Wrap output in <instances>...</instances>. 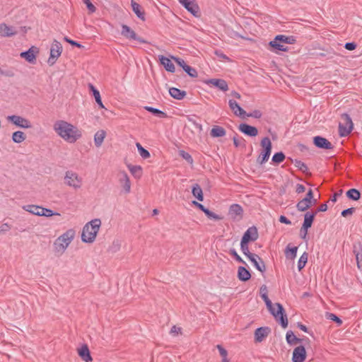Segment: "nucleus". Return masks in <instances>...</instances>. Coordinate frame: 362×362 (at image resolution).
Here are the masks:
<instances>
[{
    "mask_svg": "<svg viewBox=\"0 0 362 362\" xmlns=\"http://www.w3.org/2000/svg\"><path fill=\"white\" fill-rule=\"evenodd\" d=\"M316 215L317 212L307 211L304 214V221L302 226H304L305 228L308 227L310 228L313 225Z\"/></svg>",
    "mask_w": 362,
    "mask_h": 362,
    "instance_id": "nucleus-30",
    "label": "nucleus"
},
{
    "mask_svg": "<svg viewBox=\"0 0 362 362\" xmlns=\"http://www.w3.org/2000/svg\"><path fill=\"white\" fill-rule=\"evenodd\" d=\"M248 244H249V243L244 241L243 240H241V241H240V249H241L243 253L247 257H250V255H252L254 254V253H252L250 252Z\"/></svg>",
    "mask_w": 362,
    "mask_h": 362,
    "instance_id": "nucleus-47",
    "label": "nucleus"
},
{
    "mask_svg": "<svg viewBox=\"0 0 362 362\" xmlns=\"http://www.w3.org/2000/svg\"><path fill=\"white\" fill-rule=\"evenodd\" d=\"M62 52V45L57 40H54L50 47V54L47 60L49 66H53Z\"/></svg>",
    "mask_w": 362,
    "mask_h": 362,
    "instance_id": "nucleus-9",
    "label": "nucleus"
},
{
    "mask_svg": "<svg viewBox=\"0 0 362 362\" xmlns=\"http://www.w3.org/2000/svg\"><path fill=\"white\" fill-rule=\"evenodd\" d=\"M233 144L235 147H239L241 145L245 146V140L242 137L240 139H238L237 135L233 136Z\"/></svg>",
    "mask_w": 362,
    "mask_h": 362,
    "instance_id": "nucleus-55",
    "label": "nucleus"
},
{
    "mask_svg": "<svg viewBox=\"0 0 362 362\" xmlns=\"http://www.w3.org/2000/svg\"><path fill=\"white\" fill-rule=\"evenodd\" d=\"M309 228L304 227V226H302L300 230V236L302 239L306 240L307 235H308V230Z\"/></svg>",
    "mask_w": 362,
    "mask_h": 362,
    "instance_id": "nucleus-61",
    "label": "nucleus"
},
{
    "mask_svg": "<svg viewBox=\"0 0 362 362\" xmlns=\"http://www.w3.org/2000/svg\"><path fill=\"white\" fill-rule=\"evenodd\" d=\"M184 71L191 77L192 78H196L197 76V70L190 66H186V68H184Z\"/></svg>",
    "mask_w": 362,
    "mask_h": 362,
    "instance_id": "nucleus-53",
    "label": "nucleus"
},
{
    "mask_svg": "<svg viewBox=\"0 0 362 362\" xmlns=\"http://www.w3.org/2000/svg\"><path fill=\"white\" fill-rule=\"evenodd\" d=\"M169 93L171 97H173V98L177 99V100H182L187 95V93L185 90H180L177 88H170L169 89Z\"/></svg>",
    "mask_w": 362,
    "mask_h": 362,
    "instance_id": "nucleus-32",
    "label": "nucleus"
},
{
    "mask_svg": "<svg viewBox=\"0 0 362 362\" xmlns=\"http://www.w3.org/2000/svg\"><path fill=\"white\" fill-rule=\"evenodd\" d=\"M26 139V135L21 131H16L12 134V140L14 143L20 144Z\"/></svg>",
    "mask_w": 362,
    "mask_h": 362,
    "instance_id": "nucleus-40",
    "label": "nucleus"
},
{
    "mask_svg": "<svg viewBox=\"0 0 362 362\" xmlns=\"http://www.w3.org/2000/svg\"><path fill=\"white\" fill-rule=\"evenodd\" d=\"M83 2L86 5L87 8L90 13L95 12L96 7L90 2V0H83Z\"/></svg>",
    "mask_w": 362,
    "mask_h": 362,
    "instance_id": "nucleus-56",
    "label": "nucleus"
},
{
    "mask_svg": "<svg viewBox=\"0 0 362 362\" xmlns=\"http://www.w3.org/2000/svg\"><path fill=\"white\" fill-rule=\"evenodd\" d=\"M262 113L259 110H255L252 112L247 114V117H254L256 119L260 118L262 117Z\"/></svg>",
    "mask_w": 362,
    "mask_h": 362,
    "instance_id": "nucleus-58",
    "label": "nucleus"
},
{
    "mask_svg": "<svg viewBox=\"0 0 362 362\" xmlns=\"http://www.w3.org/2000/svg\"><path fill=\"white\" fill-rule=\"evenodd\" d=\"M173 59L177 63L178 66L182 68L184 70V68H186L188 65L185 63V60L180 57H172Z\"/></svg>",
    "mask_w": 362,
    "mask_h": 362,
    "instance_id": "nucleus-54",
    "label": "nucleus"
},
{
    "mask_svg": "<svg viewBox=\"0 0 362 362\" xmlns=\"http://www.w3.org/2000/svg\"><path fill=\"white\" fill-rule=\"evenodd\" d=\"M101 225V221L95 218L87 223L83 228L81 240L84 243H93L99 231Z\"/></svg>",
    "mask_w": 362,
    "mask_h": 362,
    "instance_id": "nucleus-3",
    "label": "nucleus"
},
{
    "mask_svg": "<svg viewBox=\"0 0 362 362\" xmlns=\"http://www.w3.org/2000/svg\"><path fill=\"white\" fill-rule=\"evenodd\" d=\"M228 253L238 262L243 264H246L245 262L241 258V257L237 253L234 248L230 249Z\"/></svg>",
    "mask_w": 362,
    "mask_h": 362,
    "instance_id": "nucleus-50",
    "label": "nucleus"
},
{
    "mask_svg": "<svg viewBox=\"0 0 362 362\" xmlns=\"http://www.w3.org/2000/svg\"><path fill=\"white\" fill-rule=\"evenodd\" d=\"M159 61H160V64L164 66V68L165 69V70L167 71H169L171 73L175 72V66L169 58H168L163 55H160Z\"/></svg>",
    "mask_w": 362,
    "mask_h": 362,
    "instance_id": "nucleus-27",
    "label": "nucleus"
},
{
    "mask_svg": "<svg viewBox=\"0 0 362 362\" xmlns=\"http://www.w3.org/2000/svg\"><path fill=\"white\" fill-rule=\"evenodd\" d=\"M204 214L210 219H214L216 221L221 220L222 217L219 215L214 213L213 211H210L209 209L206 208L205 211H203Z\"/></svg>",
    "mask_w": 362,
    "mask_h": 362,
    "instance_id": "nucleus-49",
    "label": "nucleus"
},
{
    "mask_svg": "<svg viewBox=\"0 0 362 362\" xmlns=\"http://www.w3.org/2000/svg\"><path fill=\"white\" fill-rule=\"evenodd\" d=\"M53 129L59 137L70 144L75 143L82 136L81 131L76 126L62 119L54 123Z\"/></svg>",
    "mask_w": 362,
    "mask_h": 362,
    "instance_id": "nucleus-1",
    "label": "nucleus"
},
{
    "mask_svg": "<svg viewBox=\"0 0 362 362\" xmlns=\"http://www.w3.org/2000/svg\"><path fill=\"white\" fill-rule=\"evenodd\" d=\"M205 83L208 85H213L221 90L226 91L228 90V86L227 82L221 78H211L205 81Z\"/></svg>",
    "mask_w": 362,
    "mask_h": 362,
    "instance_id": "nucleus-20",
    "label": "nucleus"
},
{
    "mask_svg": "<svg viewBox=\"0 0 362 362\" xmlns=\"http://www.w3.org/2000/svg\"><path fill=\"white\" fill-rule=\"evenodd\" d=\"M296 42V37L295 36L278 35L275 37L274 40L269 42V45L270 47L276 50L286 52L288 51V47L283 45L282 43L293 45L295 44Z\"/></svg>",
    "mask_w": 362,
    "mask_h": 362,
    "instance_id": "nucleus-5",
    "label": "nucleus"
},
{
    "mask_svg": "<svg viewBox=\"0 0 362 362\" xmlns=\"http://www.w3.org/2000/svg\"><path fill=\"white\" fill-rule=\"evenodd\" d=\"M37 53H38V49L35 47H31L28 50L22 52L20 56L25 59L28 62L34 64L36 63Z\"/></svg>",
    "mask_w": 362,
    "mask_h": 362,
    "instance_id": "nucleus-16",
    "label": "nucleus"
},
{
    "mask_svg": "<svg viewBox=\"0 0 362 362\" xmlns=\"http://www.w3.org/2000/svg\"><path fill=\"white\" fill-rule=\"evenodd\" d=\"M286 339L287 343L290 345H295L298 343H301L303 341H305V342L310 341V339L307 337H305V339H300V338L297 337L291 330L287 332L286 335Z\"/></svg>",
    "mask_w": 362,
    "mask_h": 362,
    "instance_id": "nucleus-22",
    "label": "nucleus"
},
{
    "mask_svg": "<svg viewBox=\"0 0 362 362\" xmlns=\"http://www.w3.org/2000/svg\"><path fill=\"white\" fill-rule=\"evenodd\" d=\"M294 164L295 166L298 168L299 170H300L303 173H305L306 175L309 174V175H311V173H308V168L305 163L299 160H296Z\"/></svg>",
    "mask_w": 362,
    "mask_h": 362,
    "instance_id": "nucleus-43",
    "label": "nucleus"
},
{
    "mask_svg": "<svg viewBox=\"0 0 362 362\" xmlns=\"http://www.w3.org/2000/svg\"><path fill=\"white\" fill-rule=\"evenodd\" d=\"M88 88H89L90 91L92 92L93 95L95 98V102L98 105L99 107L104 108L105 107L102 102V99H101V96H100L99 90L98 89H96L95 88V86L91 83L88 84Z\"/></svg>",
    "mask_w": 362,
    "mask_h": 362,
    "instance_id": "nucleus-31",
    "label": "nucleus"
},
{
    "mask_svg": "<svg viewBox=\"0 0 362 362\" xmlns=\"http://www.w3.org/2000/svg\"><path fill=\"white\" fill-rule=\"evenodd\" d=\"M313 144L318 148L332 150L334 148L333 144L326 138L321 136H315L313 139Z\"/></svg>",
    "mask_w": 362,
    "mask_h": 362,
    "instance_id": "nucleus-13",
    "label": "nucleus"
},
{
    "mask_svg": "<svg viewBox=\"0 0 362 362\" xmlns=\"http://www.w3.org/2000/svg\"><path fill=\"white\" fill-rule=\"evenodd\" d=\"M285 158H286L285 154L282 151H279V152L275 153L273 155L272 160L274 164L278 165V164L282 163L285 160Z\"/></svg>",
    "mask_w": 362,
    "mask_h": 362,
    "instance_id": "nucleus-42",
    "label": "nucleus"
},
{
    "mask_svg": "<svg viewBox=\"0 0 362 362\" xmlns=\"http://www.w3.org/2000/svg\"><path fill=\"white\" fill-rule=\"evenodd\" d=\"M357 47V45L356 42H346L345 45H344V48L347 50H349V51H352V50H354Z\"/></svg>",
    "mask_w": 362,
    "mask_h": 362,
    "instance_id": "nucleus-62",
    "label": "nucleus"
},
{
    "mask_svg": "<svg viewBox=\"0 0 362 362\" xmlns=\"http://www.w3.org/2000/svg\"><path fill=\"white\" fill-rule=\"evenodd\" d=\"M187 119L194 126L196 129H199L200 132L202 131V125L200 123L197 122L195 119L190 117H188Z\"/></svg>",
    "mask_w": 362,
    "mask_h": 362,
    "instance_id": "nucleus-60",
    "label": "nucleus"
},
{
    "mask_svg": "<svg viewBox=\"0 0 362 362\" xmlns=\"http://www.w3.org/2000/svg\"><path fill=\"white\" fill-rule=\"evenodd\" d=\"M18 33V31L13 26H9L5 23L0 24V36L1 37H11Z\"/></svg>",
    "mask_w": 362,
    "mask_h": 362,
    "instance_id": "nucleus-21",
    "label": "nucleus"
},
{
    "mask_svg": "<svg viewBox=\"0 0 362 362\" xmlns=\"http://www.w3.org/2000/svg\"><path fill=\"white\" fill-rule=\"evenodd\" d=\"M341 119L344 121V124L339 123V134L340 136H348L354 128L352 119L349 115L344 113L341 115Z\"/></svg>",
    "mask_w": 362,
    "mask_h": 362,
    "instance_id": "nucleus-8",
    "label": "nucleus"
},
{
    "mask_svg": "<svg viewBox=\"0 0 362 362\" xmlns=\"http://www.w3.org/2000/svg\"><path fill=\"white\" fill-rule=\"evenodd\" d=\"M260 146L262 147V151L257 158V162L262 165L269 160L272 153V144L270 139L268 136L264 137L260 142Z\"/></svg>",
    "mask_w": 362,
    "mask_h": 362,
    "instance_id": "nucleus-6",
    "label": "nucleus"
},
{
    "mask_svg": "<svg viewBox=\"0 0 362 362\" xmlns=\"http://www.w3.org/2000/svg\"><path fill=\"white\" fill-rule=\"evenodd\" d=\"M179 154L187 163H189L190 164L193 163V161H194L193 158H192V156L189 153H187V152H186L185 151H180Z\"/></svg>",
    "mask_w": 362,
    "mask_h": 362,
    "instance_id": "nucleus-52",
    "label": "nucleus"
},
{
    "mask_svg": "<svg viewBox=\"0 0 362 362\" xmlns=\"http://www.w3.org/2000/svg\"><path fill=\"white\" fill-rule=\"evenodd\" d=\"M346 195L348 199L353 201H358L361 198V192L359 190L351 188L346 192Z\"/></svg>",
    "mask_w": 362,
    "mask_h": 362,
    "instance_id": "nucleus-39",
    "label": "nucleus"
},
{
    "mask_svg": "<svg viewBox=\"0 0 362 362\" xmlns=\"http://www.w3.org/2000/svg\"><path fill=\"white\" fill-rule=\"evenodd\" d=\"M121 34L127 39L134 40L144 44L148 43V42L146 40L139 37L136 35V33L129 26L127 25L124 24L122 25Z\"/></svg>",
    "mask_w": 362,
    "mask_h": 362,
    "instance_id": "nucleus-10",
    "label": "nucleus"
},
{
    "mask_svg": "<svg viewBox=\"0 0 362 362\" xmlns=\"http://www.w3.org/2000/svg\"><path fill=\"white\" fill-rule=\"evenodd\" d=\"M238 278L241 281H247L251 278V274L248 269L243 266L238 269Z\"/></svg>",
    "mask_w": 362,
    "mask_h": 362,
    "instance_id": "nucleus-29",
    "label": "nucleus"
},
{
    "mask_svg": "<svg viewBox=\"0 0 362 362\" xmlns=\"http://www.w3.org/2000/svg\"><path fill=\"white\" fill-rule=\"evenodd\" d=\"M78 354L81 359L85 362H91L93 361V358L87 344H83L80 349H78Z\"/></svg>",
    "mask_w": 362,
    "mask_h": 362,
    "instance_id": "nucleus-25",
    "label": "nucleus"
},
{
    "mask_svg": "<svg viewBox=\"0 0 362 362\" xmlns=\"http://www.w3.org/2000/svg\"><path fill=\"white\" fill-rule=\"evenodd\" d=\"M326 317L336 322L338 325H341L343 322L342 320L334 313H326Z\"/></svg>",
    "mask_w": 362,
    "mask_h": 362,
    "instance_id": "nucleus-51",
    "label": "nucleus"
},
{
    "mask_svg": "<svg viewBox=\"0 0 362 362\" xmlns=\"http://www.w3.org/2000/svg\"><path fill=\"white\" fill-rule=\"evenodd\" d=\"M7 119L15 124L16 127L21 128L29 129L32 127L31 122L28 119L21 116L10 115L7 117Z\"/></svg>",
    "mask_w": 362,
    "mask_h": 362,
    "instance_id": "nucleus-11",
    "label": "nucleus"
},
{
    "mask_svg": "<svg viewBox=\"0 0 362 362\" xmlns=\"http://www.w3.org/2000/svg\"><path fill=\"white\" fill-rule=\"evenodd\" d=\"M298 247L294 246L292 247H289V246H287L286 249V256L287 258L293 259L296 257Z\"/></svg>",
    "mask_w": 362,
    "mask_h": 362,
    "instance_id": "nucleus-44",
    "label": "nucleus"
},
{
    "mask_svg": "<svg viewBox=\"0 0 362 362\" xmlns=\"http://www.w3.org/2000/svg\"><path fill=\"white\" fill-rule=\"evenodd\" d=\"M238 129L242 133L249 136H256L258 134V129L257 127L246 123L240 124L238 127Z\"/></svg>",
    "mask_w": 362,
    "mask_h": 362,
    "instance_id": "nucleus-19",
    "label": "nucleus"
},
{
    "mask_svg": "<svg viewBox=\"0 0 362 362\" xmlns=\"http://www.w3.org/2000/svg\"><path fill=\"white\" fill-rule=\"evenodd\" d=\"M354 211H355V208L351 207V208L343 210L341 213V215L343 217H346L349 215H352L354 213Z\"/></svg>",
    "mask_w": 362,
    "mask_h": 362,
    "instance_id": "nucleus-59",
    "label": "nucleus"
},
{
    "mask_svg": "<svg viewBox=\"0 0 362 362\" xmlns=\"http://www.w3.org/2000/svg\"><path fill=\"white\" fill-rule=\"evenodd\" d=\"M64 40L66 41V42L69 43L71 45H72L74 47H79V48L83 47L82 45H81L80 43H78L76 41H74V40L69 38L66 36L64 37Z\"/></svg>",
    "mask_w": 362,
    "mask_h": 362,
    "instance_id": "nucleus-57",
    "label": "nucleus"
},
{
    "mask_svg": "<svg viewBox=\"0 0 362 362\" xmlns=\"http://www.w3.org/2000/svg\"><path fill=\"white\" fill-rule=\"evenodd\" d=\"M270 332L268 327H262L256 329L255 332V340L256 342H261L267 337Z\"/></svg>",
    "mask_w": 362,
    "mask_h": 362,
    "instance_id": "nucleus-23",
    "label": "nucleus"
},
{
    "mask_svg": "<svg viewBox=\"0 0 362 362\" xmlns=\"http://www.w3.org/2000/svg\"><path fill=\"white\" fill-rule=\"evenodd\" d=\"M74 237V231L73 230H68L58 238H57L54 243V249L55 252L62 254L67 248L69 245Z\"/></svg>",
    "mask_w": 362,
    "mask_h": 362,
    "instance_id": "nucleus-4",
    "label": "nucleus"
},
{
    "mask_svg": "<svg viewBox=\"0 0 362 362\" xmlns=\"http://www.w3.org/2000/svg\"><path fill=\"white\" fill-rule=\"evenodd\" d=\"M130 173L135 178H140L142 175V168L140 165H133L129 164L127 165Z\"/></svg>",
    "mask_w": 362,
    "mask_h": 362,
    "instance_id": "nucleus-38",
    "label": "nucleus"
},
{
    "mask_svg": "<svg viewBox=\"0 0 362 362\" xmlns=\"http://www.w3.org/2000/svg\"><path fill=\"white\" fill-rule=\"evenodd\" d=\"M64 183L75 190L80 189L83 184V179L76 173L67 170L64 175Z\"/></svg>",
    "mask_w": 362,
    "mask_h": 362,
    "instance_id": "nucleus-7",
    "label": "nucleus"
},
{
    "mask_svg": "<svg viewBox=\"0 0 362 362\" xmlns=\"http://www.w3.org/2000/svg\"><path fill=\"white\" fill-rule=\"evenodd\" d=\"M192 193L199 201L202 202L204 200L203 191L199 184L196 183L192 186Z\"/></svg>",
    "mask_w": 362,
    "mask_h": 362,
    "instance_id": "nucleus-34",
    "label": "nucleus"
},
{
    "mask_svg": "<svg viewBox=\"0 0 362 362\" xmlns=\"http://www.w3.org/2000/svg\"><path fill=\"white\" fill-rule=\"evenodd\" d=\"M144 109L158 117L166 118L168 117L167 114L165 112L161 111L157 108L150 106H145Z\"/></svg>",
    "mask_w": 362,
    "mask_h": 362,
    "instance_id": "nucleus-37",
    "label": "nucleus"
},
{
    "mask_svg": "<svg viewBox=\"0 0 362 362\" xmlns=\"http://www.w3.org/2000/svg\"><path fill=\"white\" fill-rule=\"evenodd\" d=\"M41 207L37 205L29 204L23 206V209L26 211L31 213L32 214L40 216Z\"/></svg>",
    "mask_w": 362,
    "mask_h": 362,
    "instance_id": "nucleus-41",
    "label": "nucleus"
},
{
    "mask_svg": "<svg viewBox=\"0 0 362 362\" xmlns=\"http://www.w3.org/2000/svg\"><path fill=\"white\" fill-rule=\"evenodd\" d=\"M258 238V232L255 226L250 227L243 234L242 239L244 241L250 243L255 241Z\"/></svg>",
    "mask_w": 362,
    "mask_h": 362,
    "instance_id": "nucleus-18",
    "label": "nucleus"
},
{
    "mask_svg": "<svg viewBox=\"0 0 362 362\" xmlns=\"http://www.w3.org/2000/svg\"><path fill=\"white\" fill-rule=\"evenodd\" d=\"M131 6L133 11L136 15V16L141 21H144L146 20L145 12L142 6L138 3H136L134 0L131 1Z\"/></svg>",
    "mask_w": 362,
    "mask_h": 362,
    "instance_id": "nucleus-26",
    "label": "nucleus"
},
{
    "mask_svg": "<svg viewBox=\"0 0 362 362\" xmlns=\"http://www.w3.org/2000/svg\"><path fill=\"white\" fill-rule=\"evenodd\" d=\"M248 259L253 264L254 267L261 273H264L266 271V266L263 259L257 254H253L248 257Z\"/></svg>",
    "mask_w": 362,
    "mask_h": 362,
    "instance_id": "nucleus-17",
    "label": "nucleus"
},
{
    "mask_svg": "<svg viewBox=\"0 0 362 362\" xmlns=\"http://www.w3.org/2000/svg\"><path fill=\"white\" fill-rule=\"evenodd\" d=\"M312 206L311 201L303 199L296 204V208L299 211H305Z\"/></svg>",
    "mask_w": 362,
    "mask_h": 362,
    "instance_id": "nucleus-35",
    "label": "nucleus"
},
{
    "mask_svg": "<svg viewBox=\"0 0 362 362\" xmlns=\"http://www.w3.org/2000/svg\"><path fill=\"white\" fill-rule=\"evenodd\" d=\"M117 177L121 187L125 193H129L131 190V182L127 173L124 171H119L117 173Z\"/></svg>",
    "mask_w": 362,
    "mask_h": 362,
    "instance_id": "nucleus-14",
    "label": "nucleus"
},
{
    "mask_svg": "<svg viewBox=\"0 0 362 362\" xmlns=\"http://www.w3.org/2000/svg\"><path fill=\"white\" fill-rule=\"evenodd\" d=\"M218 350L219 351L220 355L222 358H226L228 356V351L226 349H224L221 345L218 344L216 346Z\"/></svg>",
    "mask_w": 362,
    "mask_h": 362,
    "instance_id": "nucleus-63",
    "label": "nucleus"
},
{
    "mask_svg": "<svg viewBox=\"0 0 362 362\" xmlns=\"http://www.w3.org/2000/svg\"><path fill=\"white\" fill-rule=\"evenodd\" d=\"M261 297L264 301L267 309L274 317L276 320L280 323L283 328H286L288 327V318L283 305L279 303H275V305L277 308V310H275L267 293H262Z\"/></svg>",
    "mask_w": 362,
    "mask_h": 362,
    "instance_id": "nucleus-2",
    "label": "nucleus"
},
{
    "mask_svg": "<svg viewBox=\"0 0 362 362\" xmlns=\"http://www.w3.org/2000/svg\"><path fill=\"white\" fill-rule=\"evenodd\" d=\"M228 105L233 113L240 117H245L246 112L234 100H229Z\"/></svg>",
    "mask_w": 362,
    "mask_h": 362,
    "instance_id": "nucleus-24",
    "label": "nucleus"
},
{
    "mask_svg": "<svg viewBox=\"0 0 362 362\" xmlns=\"http://www.w3.org/2000/svg\"><path fill=\"white\" fill-rule=\"evenodd\" d=\"M306 356V350L304 346H298L293 349L292 362H304Z\"/></svg>",
    "mask_w": 362,
    "mask_h": 362,
    "instance_id": "nucleus-15",
    "label": "nucleus"
},
{
    "mask_svg": "<svg viewBox=\"0 0 362 362\" xmlns=\"http://www.w3.org/2000/svg\"><path fill=\"white\" fill-rule=\"evenodd\" d=\"M308 258V254L307 252H303V254L300 256L298 262V271H301L305 266Z\"/></svg>",
    "mask_w": 362,
    "mask_h": 362,
    "instance_id": "nucleus-45",
    "label": "nucleus"
},
{
    "mask_svg": "<svg viewBox=\"0 0 362 362\" xmlns=\"http://www.w3.org/2000/svg\"><path fill=\"white\" fill-rule=\"evenodd\" d=\"M343 193V190L342 189H340L339 190L338 192H335L333 196L330 198V200L332 202H336L337 200V198L339 197H340Z\"/></svg>",
    "mask_w": 362,
    "mask_h": 362,
    "instance_id": "nucleus-64",
    "label": "nucleus"
},
{
    "mask_svg": "<svg viewBox=\"0 0 362 362\" xmlns=\"http://www.w3.org/2000/svg\"><path fill=\"white\" fill-rule=\"evenodd\" d=\"M106 136V132L105 130L98 131L94 136V142L96 147H100Z\"/></svg>",
    "mask_w": 362,
    "mask_h": 362,
    "instance_id": "nucleus-33",
    "label": "nucleus"
},
{
    "mask_svg": "<svg viewBox=\"0 0 362 362\" xmlns=\"http://www.w3.org/2000/svg\"><path fill=\"white\" fill-rule=\"evenodd\" d=\"M226 130L224 128L220 126H214L210 132V134L212 137L218 138L222 137L226 135Z\"/></svg>",
    "mask_w": 362,
    "mask_h": 362,
    "instance_id": "nucleus-36",
    "label": "nucleus"
},
{
    "mask_svg": "<svg viewBox=\"0 0 362 362\" xmlns=\"http://www.w3.org/2000/svg\"><path fill=\"white\" fill-rule=\"evenodd\" d=\"M136 146L139 152L140 156L146 159L151 156V154L148 150L144 148L140 143H136Z\"/></svg>",
    "mask_w": 362,
    "mask_h": 362,
    "instance_id": "nucleus-46",
    "label": "nucleus"
},
{
    "mask_svg": "<svg viewBox=\"0 0 362 362\" xmlns=\"http://www.w3.org/2000/svg\"><path fill=\"white\" fill-rule=\"evenodd\" d=\"M243 214V207L238 204H233L229 208V215L233 219H235L237 216H240V218H242Z\"/></svg>",
    "mask_w": 362,
    "mask_h": 362,
    "instance_id": "nucleus-28",
    "label": "nucleus"
},
{
    "mask_svg": "<svg viewBox=\"0 0 362 362\" xmlns=\"http://www.w3.org/2000/svg\"><path fill=\"white\" fill-rule=\"evenodd\" d=\"M54 215L59 216L60 214L59 213L54 212L52 210H51L49 209H46V208L41 207V211H40V216L49 217V216H54Z\"/></svg>",
    "mask_w": 362,
    "mask_h": 362,
    "instance_id": "nucleus-48",
    "label": "nucleus"
},
{
    "mask_svg": "<svg viewBox=\"0 0 362 362\" xmlns=\"http://www.w3.org/2000/svg\"><path fill=\"white\" fill-rule=\"evenodd\" d=\"M179 2L194 16H200V9L195 0H178Z\"/></svg>",
    "mask_w": 362,
    "mask_h": 362,
    "instance_id": "nucleus-12",
    "label": "nucleus"
}]
</instances>
